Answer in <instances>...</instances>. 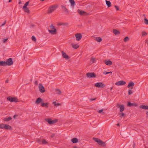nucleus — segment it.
<instances>
[{"mask_svg": "<svg viewBox=\"0 0 148 148\" xmlns=\"http://www.w3.org/2000/svg\"><path fill=\"white\" fill-rule=\"evenodd\" d=\"M62 56L63 57L66 59H68L69 58V56L66 54V53H65L63 51H62Z\"/></svg>", "mask_w": 148, "mask_h": 148, "instance_id": "obj_15", "label": "nucleus"}, {"mask_svg": "<svg viewBox=\"0 0 148 148\" xmlns=\"http://www.w3.org/2000/svg\"><path fill=\"white\" fill-rule=\"evenodd\" d=\"M71 45L72 47L75 49H76L79 47V45L77 44H75L72 43L71 44Z\"/></svg>", "mask_w": 148, "mask_h": 148, "instance_id": "obj_24", "label": "nucleus"}, {"mask_svg": "<svg viewBox=\"0 0 148 148\" xmlns=\"http://www.w3.org/2000/svg\"><path fill=\"white\" fill-rule=\"evenodd\" d=\"M129 40V38L128 37H125L124 39V41L126 42L128 40Z\"/></svg>", "mask_w": 148, "mask_h": 148, "instance_id": "obj_42", "label": "nucleus"}, {"mask_svg": "<svg viewBox=\"0 0 148 148\" xmlns=\"http://www.w3.org/2000/svg\"><path fill=\"white\" fill-rule=\"evenodd\" d=\"M45 0H41L40 1H44Z\"/></svg>", "mask_w": 148, "mask_h": 148, "instance_id": "obj_61", "label": "nucleus"}, {"mask_svg": "<svg viewBox=\"0 0 148 148\" xmlns=\"http://www.w3.org/2000/svg\"><path fill=\"white\" fill-rule=\"evenodd\" d=\"M4 125L3 124H0V129L4 128Z\"/></svg>", "mask_w": 148, "mask_h": 148, "instance_id": "obj_41", "label": "nucleus"}, {"mask_svg": "<svg viewBox=\"0 0 148 148\" xmlns=\"http://www.w3.org/2000/svg\"><path fill=\"white\" fill-rule=\"evenodd\" d=\"M96 98H95V99H90V101H94V100H96Z\"/></svg>", "mask_w": 148, "mask_h": 148, "instance_id": "obj_52", "label": "nucleus"}, {"mask_svg": "<svg viewBox=\"0 0 148 148\" xmlns=\"http://www.w3.org/2000/svg\"><path fill=\"white\" fill-rule=\"evenodd\" d=\"M4 128L6 130H11V127L8 125L6 124L4 125Z\"/></svg>", "mask_w": 148, "mask_h": 148, "instance_id": "obj_22", "label": "nucleus"}, {"mask_svg": "<svg viewBox=\"0 0 148 148\" xmlns=\"http://www.w3.org/2000/svg\"><path fill=\"white\" fill-rule=\"evenodd\" d=\"M29 1H27L24 4V5L23 6V8H26L27 6L28 5L29 3Z\"/></svg>", "mask_w": 148, "mask_h": 148, "instance_id": "obj_37", "label": "nucleus"}, {"mask_svg": "<svg viewBox=\"0 0 148 148\" xmlns=\"http://www.w3.org/2000/svg\"><path fill=\"white\" fill-rule=\"evenodd\" d=\"M23 9L24 10L25 12H27L28 13H30V11L28 8L27 7L25 8H23Z\"/></svg>", "mask_w": 148, "mask_h": 148, "instance_id": "obj_30", "label": "nucleus"}, {"mask_svg": "<svg viewBox=\"0 0 148 148\" xmlns=\"http://www.w3.org/2000/svg\"><path fill=\"white\" fill-rule=\"evenodd\" d=\"M35 84L36 85H38V82L37 81H36L35 82Z\"/></svg>", "mask_w": 148, "mask_h": 148, "instance_id": "obj_51", "label": "nucleus"}, {"mask_svg": "<svg viewBox=\"0 0 148 148\" xmlns=\"http://www.w3.org/2000/svg\"><path fill=\"white\" fill-rule=\"evenodd\" d=\"M8 40V38H6V39L3 40V43L5 42H6Z\"/></svg>", "mask_w": 148, "mask_h": 148, "instance_id": "obj_45", "label": "nucleus"}, {"mask_svg": "<svg viewBox=\"0 0 148 148\" xmlns=\"http://www.w3.org/2000/svg\"><path fill=\"white\" fill-rule=\"evenodd\" d=\"M75 36L76 38V40L77 41H79L80 40L82 37V35L80 33L77 34L75 35Z\"/></svg>", "mask_w": 148, "mask_h": 148, "instance_id": "obj_11", "label": "nucleus"}, {"mask_svg": "<svg viewBox=\"0 0 148 148\" xmlns=\"http://www.w3.org/2000/svg\"><path fill=\"white\" fill-rule=\"evenodd\" d=\"M140 107L143 109L148 110V106L141 105L140 106Z\"/></svg>", "mask_w": 148, "mask_h": 148, "instance_id": "obj_21", "label": "nucleus"}, {"mask_svg": "<svg viewBox=\"0 0 148 148\" xmlns=\"http://www.w3.org/2000/svg\"><path fill=\"white\" fill-rule=\"evenodd\" d=\"M6 65L11 66L13 64V62L12 61V58H9L7 59L6 61L5 62Z\"/></svg>", "mask_w": 148, "mask_h": 148, "instance_id": "obj_5", "label": "nucleus"}, {"mask_svg": "<svg viewBox=\"0 0 148 148\" xmlns=\"http://www.w3.org/2000/svg\"><path fill=\"white\" fill-rule=\"evenodd\" d=\"M55 134H52V135H51V137H52V138H53V137H54V136H55Z\"/></svg>", "mask_w": 148, "mask_h": 148, "instance_id": "obj_53", "label": "nucleus"}, {"mask_svg": "<svg viewBox=\"0 0 148 148\" xmlns=\"http://www.w3.org/2000/svg\"><path fill=\"white\" fill-rule=\"evenodd\" d=\"M147 33L145 32H142V35L143 36H144L147 35Z\"/></svg>", "mask_w": 148, "mask_h": 148, "instance_id": "obj_44", "label": "nucleus"}, {"mask_svg": "<svg viewBox=\"0 0 148 148\" xmlns=\"http://www.w3.org/2000/svg\"><path fill=\"white\" fill-rule=\"evenodd\" d=\"M43 102V101L42 99L40 97H39L35 101V103L36 104L38 105L40 103H42Z\"/></svg>", "mask_w": 148, "mask_h": 148, "instance_id": "obj_13", "label": "nucleus"}, {"mask_svg": "<svg viewBox=\"0 0 148 148\" xmlns=\"http://www.w3.org/2000/svg\"><path fill=\"white\" fill-rule=\"evenodd\" d=\"M0 66H5L6 65V63L5 61H0Z\"/></svg>", "mask_w": 148, "mask_h": 148, "instance_id": "obj_26", "label": "nucleus"}, {"mask_svg": "<svg viewBox=\"0 0 148 148\" xmlns=\"http://www.w3.org/2000/svg\"><path fill=\"white\" fill-rule=\"evenodd\" d=\"M103 109H102L100 110H99L98 112L99 113H101L103 112Z\"/></svg>", "mask_w": 148, "mask_h": 148, "instance_id": "obj_49", "label": "nucleus"}, {"mask_svg": "<svg viewBox=\"0 0 148 148\" xmlns=\"http://www.w3.org/2000/svg\"><path fill=\"white\" fill-rule=\"evenodd\" d=\"M17 116V115H15L14 116H13V118H14V119H15V118H16V116Z\"/></svg>", "mask_w": 148, "mask_h": 148, "instance_id": "obj_55", "label": "nucleus"}, {"mask_svg": "<svg viewBox=\"0 0 148 148\" xmlns=\"http://www.w3.org/2000/svg\"><path fill=\"white\" fill-rule=\"evenodd\" d=\"M146 114L147 115V117L148 118V112H147Z\"/></svg>", "mask_w": 148, "mask_h": 148, "instance_id": "obj_54", "label": "nucleus"}, {"mask_svg": "<svg viewBox=\"0 0 148 148\" xmlns=\"http://www.w3.org/2000/svg\"><path fill=\"white\" fill-rule=\"evenodd\" d=\"M105 63L107 65L110 66L112 64V62L111 61L106 60L104 61Z\"/></svg>", "mask_w": 148, "mask_h": 148, "instance_id": "obj_16", "label": "nucleus"}, {"mask_svg": "<svg viewBox=\"0 0 148 148\" xmlns=\"http://www.w3.org/2000/svg\"><path fill=\"white\" fill-rule=\"evenodd\" d=\"M77 11L78 13L81 15H87V14L86 12L80 10L78 9Z\"/></svg>", "mask_w": 148, "mask_h": 148, "instance_id": "obj_10", "label": "nucleus"}, {"mask_svg": "<svg viewBox=\"0 0 148 148\" xmlns=\"http://www.w3.org/2000/svg\"><path fill=\"white\" fill-rule=\"evenodd\" d=\"M108 72H109V73L112 74V72L111 71Z\"/></svg>", "mask_w": 148, "mask_h": 148, "instance_id": "obj_57", "label": "nucleus"}, {"mask_svg": "<svg viewBox=\"0 0 148 148\" xmlns=\"http://www.w3.org/2000/svg\"><path fill=\"white\" fill-rule=\"evenodd\" d=\"M71 141L73 143H76L78 142V140L77 138H74L71 139Z\"/></svg>", "mask_w": 148, "mask_h": 148, "instance_id": "obj_19", "label": "nucleus"}, {"mask_svg": "<svg viewBox=\"0 0 148 148\" xmlns=\"http://www.w3.org/2000/svg\"><path fill=\"white\" fill-rule=\"evenodd\" d=\"M6 20H5L4 22L1 25V26H4L5 24V23H6Z\"/></svg>", "mask_w": 148, "mask_h": 148, "instance_id": "obj_46", "label": "nucleus"}, {"mask_svg": "<svg viewBox=\"0 0 148 148\" xmlns=\"http://www.w3.org/2000/svg\"><path fill=\"white\" fill-rule=\"evenodd\" d=\"M106 5H107L108 7H110L111 6V2L110 1L106 0Z\"/></svg>", "mask_w": 148, "mask_h": 148, "instance_id": "obj_27", "label": "nucleus"}, {"mask_svg": "<svg viewBox=\"0 0 148 148\" xmlns=\"http://www.w3.org/2000/svg\"><path fill=\"white\" fill-rule=\"evenodd\" d=\"M93 139L94 140H95V142H97L98 143H99V142L100 140L99 139L96 138H93Z\"/></svg>", "mask_w": 148, "mask_h": 148, "instance_id": "obj_36", "label": "nucleus"}, {"mask_svg": "<svg viewBox=\"0 0 148 148\" xmlns=\"http://www.w3.org/2000/svg\"><path fill=\"white\" fill-rule=\"evenodd\" d=\"M112 88H113V87H111V88H110V90H112Z\"/></svg>", "mask_w": 148, "mask_h": 148, "instance_id": "obj_58", "label": "nucleus"}, {"mask_svg": "<svg viewBox=\"0 0 148 148\" xmlns=\"http://www.w3.org/2000/svg\"><path fill=\"white\" fill-rule=\"evenodd\" d=\"M32 40L33 41H34L36 42V38L34 36H33L32 37Z\"/></svg>", "mask_w": 148, "mask_h": 148, "instance_id": "obj_40", "label": "nucleus"}, {"mask_svg": "<svg viewBox=\"0 0 148 148\" xmlns=\"http://www.w3.org/2000/svg\"><path fill=\"white\" fill-rule=\"evenodd\" d=\"M120 115L121 116H123L125 115V114L123 112H121L120 113Z\"/></svg>", "mask_w": 148, "mask_h": 148, "instance_id": "obj_48", "label": "nucleus"}, {"mask_svg": "<svg viewBox=\"0 0 148 148\" xmlns=\"http://www.w3.org/2000/svg\"><path fill=\"white\" fill-rule=\"evenodd\" d=\"M12 0H9V2H11Z\"/></svg>", "mask_w": 148, "mask_h": 148, "instance_id": "obj_59", "label": "nucleus"}, {"mask_svg": "<svg viewBox=\"0 0 148 148\" xmlns=\"http://www.w3.org/2000/svg\"><path fill=\"white\" fill-rule=\"evenodd\" d=\"M50 27L51 29L53 30H48V31L51 34H55L56 33V30L55 28L53 26V24H51L50 26Z\"/></svg>", "mask_w": 148, "mask_h": 148, "instance_id": "obj_2", "label": "nucleus"}, {"mask_svg": "<svg viewBox=\"0 0 148 148\" xmlns=\"http://www.w3.org/2000/svg\"><path fill=\"white\" fill-rule=\"evenodd\" d=\"M117 106L118 107L120 108V112H122L124 110V105H120L118 104Z\"/></svg>", "mask_w": 148, "mask_h": 148, "instance_id": "obj_14", "label": "nucleus"}, {"mask_svg": "<svg viewBox=\"0 0 148 148\" xmlns=\"http://www.w3.org/2000/svg\"><path fill=\"white\" fill-rule=\"evenodd\" d=\"M68 25V23H60L58 24V25H63L64 26L67 25Z\"/></svg>", "mask_w": 148, "mask_h": 148, "instance_id": "obj_35", "label": "nucleus"}, {"mask_svg": "<svg viewBox=\"0 0 148 148\" xmlns=\"http://www.w3.org/2000/svg\"><path fill=\"white\" fill-rule=\"evenodd\" d=\"M117 125V126H119L120 125H119V123H118V124Z\"/></svg>", "mask_w": 148, "mask_h": 148, "instance_id": "obj_60", "label": "nucleus"}, {"mask_svg": "<svg viewBox=\"0 0 148 148\" xmlns=\"http://www.w3.org/2000/svg\"><path fill=\"white\" fill-rule=\"evenodd\" d=\"M95 39L99 42H100L102 40L101 38L100 37H96Z\"/></svg>", "mask_w": 148, "mask_h": 148, "instance_id": "obj_28", "label": "nucleus"}, {"mask_svg": "<svg viewBox=\"0 0 148 148\" xmlns=\"http://www.w3.org/2000/svg\"><path fill=\"white\" fill-rule=\"evenodd\" d=\"M56 92V93L58 95H60L61 93V92L59 89H56L55 90Z\"/></svg>", "mask_w": 148, "mask_h": 148, "instance_id": "obj_31", "label": "nucleus"}, {"mask_svg": "<svg viewBox=\"0 0 148 148\" xmlns=\"http://www.w3.org/2000/svg\"><path fill=\"white\" fill-rule=\"evenodd\" d=\"M12 119V118L10 117H9L8 118H5L3 119L4 121H10Z\"/></svg>", "mask_w": 148, "mask_h": 148, "instance_id": "obj_32", "label": "nucleus"}, {"mask_svg": "<svg viewBox=\"0 0 148 148\" xmlns=\"http://www.w3.org/2000/svg\"><path fill=\"white\" fill-rule=\"evenodd\" d=\"M38 88L40 91L41 93H43L45 92V89L43 85L41 84H39Z\"/></svg>", "mask_w": 148, "mask_h": 148, "instance_id": "obj_9", "label": "nucleus"}, {"mask_svg": "<svg viewBox=\"0 0 148 148\" xmlns=\"http://www.w3.org/2000/svg\"><path fill=\"white\" fill-rule=\"evenodd\" d=\"M95 86L98 88H103L105 87V85L101 82H98L96 83Z\"/></svg>", "mask_w": 148, "mask_h": 148, "instance_id": "obj_6", "label": "nucleus"}, {"mask_svg": "<svg viewBox=\"0 0 148 148\" xmlns=\"http://www.w3.org/2000/svg\"><path fill=\"white\" fill-rule=\"evenodd\" d=\"M101 114H104V113L103 112Z\"/></svg>", "mask_w": 148, "mask_h": 148, "instance_id": "obj_62", "label": "nucleus"}, {"mask_svg": "<svg viewBox=\"0 0 148 148\" xmlns=\"http://www.w3.org/2000/svg\"><path fill=\"white\" fill-rule=\"evenodd\" d=\"M53 104H54L55 106H60V104L59 103H56V102H53Z\"/></svg>", "mask_w": 148, "mask_h": 148, "instance_id": "obj_39", "label": "nucleus"}, {"mask_svg": "<svg viewBox=\"0 0 148 148\" xmlns=\"http://www.w3.org/2000/svg\"><path fill=\"white\" fill-rule=\"evenodd\" d=\"M96 59L93 58L91 57L90 59V64H92V63L95 62H96Z\"/></svg>", "mask_w": 148, "mask_h": 148, "instance_id": "obj_20", "label": "nucleus"}, {"mask_svg": "<svg viewBox=\"0 0 148 148\" xmlns=\"http://www.w3.org/2000/svg\"><path fill=\"white\" fill-rule=\"evenodd\" d=\"M103 74H105V75H107V74H109V72H106V71H104L103 72Z\"/></svg>", "mask_w": 148, "mask_h": 148, "instance_id": "obj_47", "label": "nucleus"}, {"mask_svg": "<svg viewBox=\"0 0 148 148\" xmlns=\"http://www.w3.org/2000/svg\"><path fill=\"white\" fill-rule=\"evenodd\" d=\"M45 120L48 122L49 124L51 125L56 123L58 120H52L51 119L49 118H45Z\"/></svg>", "mask_w": 148, "mask_h": 148, "instance_id": "obj_3", "label": "nucleus"}, {"mask_svg": "<svg viewBox=\"0 0 148 148\" xmlns=\"http://www.w3.org/2000/svg\"><path fill=\"white\" fill-rule=\"evenodd\" d=\"M69 1L71 3V6H73L74 5L75 2L74 0H69Z\"/></svg>", "mask_w": 148, "mask_h": 148, "instance_id": "obj_34", "label": "nucleus"}, {"mask_svg": "<svg viewBox=\"0 0 148 148\" xmlns=\"http://www.w3.org/2000/svg\"><path fill=\"white\" fill-rule=\"evenodd\" d=\"M7 99L11 102H16L18 101V99L16 97H7Z\"/></svg>", "mask_w": 148, "mask_h": 148, "instance_id": "obj_4", "label": "nucleus"}, {"mask_svg": "<svg viewBox=\"0 0 148 148\" xmlns=\"http://www.w3.org/2000/svg\"><path fill=\"white\" fill-rule=\"evenodd\" d=\"M133 92L131 90H129L128 91V94L130 95L132 94Z\"/></svg>", "mask_w": 148, "mask_h": 148, "instance_id": "obj_43", "label": "nucleus"}, {"mask_svg": "<svg viewBox=\"0 0 148 148\" xmlns=\"http://www.w3.org/2000/svg\"><path fill=\"white\" fill-rule=\"evenodd\" d=\"M8 80H6V81H5V82L6 83H8Z\"/></svg>", "mask_w": 148, "mask_h": 148, "instance_id": "obj_56", "label": "nucleus"}, {"mask_svg": "<svg viewBox=\"0 0 148 148\" xmlns=\"http://www.w3.org/2000/svg\"><path fill=\"white\" fill-rule=\"evenodd\" d=\"M144 22L146 24L148 25V20L146 18H144Z\"/></svg>", "mask_w": 148, "mask_h": 148, "instance_id": "obj_38", "label": "nucleus"}, {"mask_svg": "<svg viewBox=\"0 0 148 148\" xmlns=\"http://www.w3.org/2000/svg\"><path fill=\"white\" fill-rule=\"evenodd\" d=\"M113 32L114 34L116 35L120 33V32L119 31H118L115 29L113 30Z\"/></svg>", "mask_w": 148, "mask_h": 148, "instance_id": "obj_33", "label": "nucleus"}, {"mask_svg": "<svg viewBox=\"0 0 148 148\" xmlns=\"http://www.w3.org/2000/svg\"><path fill=\"white\" fill-rule=\"evenodd\" d=\"M48 103H42L41 104V106L42 107H45L46 108H48Z\"/></svg>", "mask_w": 148, "mask_h": 148, "instance_id": "obj_25", "label": "nucleus"}, {"mask_svg": "<svg viewBox=\"0 0 148 148\" xmlns=\"http://www.w3.org/2000/svg\"><path fill=\"white\" fill-rule=\"evenodd\" d=\"M98 144L100 145L105 146V143L104 142H103L101 140H100Z\"/></svg>", "mask_w": 148, "mask_h": 148, "instance_id": "obj_29", "label": "nucleus"}, {"mask_svg": "<svg viewBox=\"0 0 148 148\" xmlns=\"http://www.w3.org/2000/svg\"><path fill=\"white\" fill-rule=\"evenodd\" d=\"M125 82L123 80H120L116 82L115 84L117 86H121L125 85L126 84Z\"/></svg>", "mask_w": 148, "mask_h": 148, "instance_id": "obj_7", "label": "nucleus"}, {"mask_svg": "<svg viewBox=\"0 0 148 148\" xmlns=\"http://www.w3.org/2000/svg\"><path fill=\"white\" fill-rule=\"evenodd\" d=\"M147 43L148 44V40L147 41Z\"/></svg>", "mask_w": 148, "mask_h": 148, "instance_id": "obj_63", "label": "nucleus"}, {"mask_svg": "<svg viewBox=\"0 0 148 148\" xmlns=\"http://www.w3.org/2000/svg\"><path fill=\"white\" fill-rule=\"evenodd\" d=\"M127 106L129 107L136 106H137V104L135 103H132L130 102H128L127 103Z\"/></svg>", "mask_w": 148, "mask_h": 148, "instance_id": "obj_17", "label": "nucleus"}, {"mask_svg": "<svg viewBox=\"0 0 148 148\" xmlns=\"http://www.w3.org/2000/svg\"><path fill=\"white\" fill-rule=\"evenodd\" d=\"M114 7H115V8L116 9V10H119V8L118 6L115 5Z\"/></svg>", "mask_w": 148, "mask_h": 148, "instance_id": "obj_50", "label": "nucleus"}, {"mask_svg": "<svg viewBox=\"0 0 148 148\" xmlns=\"http://www.w3.org/2000/svg\"><path fill=\"white\" fill-rule=\"evenodd\" d=\"M134 84L132 82L129 83L127 86V87L129 88L132 89V87L131 88V87L134 86Z\"/></svg>", "mask_w": 148, "mask_h": 148, "instance_id": "obj_18", "label": "nucleus"}, {"mask_svg": "<svg viewBox=\"0 0 148 148\" xmlns=\"http://www.w3.org/2000/svg\"><path fill=\"white\" fill-rule=\"evenodd\" d=\"M87 76L89 78L96 77V75L94 73H88L86 74Z\"/></svg>", "mask_w": 148, "mask_h": 148, "instance_id": "obj_8", "label": "nucleus"}, {"mask_svg": "<svg viewBox=\"0 0 148 148\" xmlns=\"http://www.w3.org/2000/svg\"><path fill=\"white\" fill-rule=\"evenodd\" d=\"M61 8H62V9H63L67 13H69V12L68 10H67V9L65 7V6L64 5H62L61 6Z\"/></svg>", "mask_w": 148, "mask_h": 148, "instance_id": "obj_23", "label": "nucleus"}, {"mask_svg": "<svg viewBox=\"0 0 148 148\" xmlns=\"http://www.w3.org/2000/svg\"><path fill=\"white\" fill-rule=\"evenodd\" d=\"M37 142L38 143H39L40 144H42L45 145L48 144V142L45 139L42 140L41 142L40 140H37Z\"/></svg>", "mask_w": 148, "mask_h": 148, "instance_id": "obj_12", "label": "nucleus"}, {"mask_svg": "<svg viewBox=\"0 0 148 148\" xmlns=\"http://www.w3.org/2000/svg\"><path fill=\"white\" fill-rule=\"evenodd\" d=\"M58 7V4L52 5L48 8L47 13L49 14L51 13L54 11Z\"/></svg>", "mask_w": 148, "mask_h": 148, "instance_id": "obj_1", "label": "nucleus"}]
</instances>
